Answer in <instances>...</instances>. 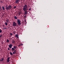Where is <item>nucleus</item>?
I'll return each instance as SVG.
<instances>
[{
  "label": "nucleus",
  "instance_id": "4be33fe9",
  "mask_svg": "<svg viewBox=\"0 0 64 64\" xmlns=\"http://www.w3.org/2000/svg\"><path fill=\"white\" fill-rule=\"evenodd\" d=\"M7 60H10V58L8 57L7 58Z\"/></svg>",
  "mask_w": 64,
  "mask_h": 64
},
{
  "label": "nucleus",
  "instance_id": "423d86ee",
  "mask_svg": "<svg viewBox=\"0 0 64 64\" xmlns=\"http://www.w3.org/2000/svg\"><path fill=\"white\" fill-rule=\"evenodd\" d=\"M12 46H13V45H12V44H10V45H9V48H11Z\"/></svg>",
  "mask_w": 64,
  "mask_h": 64
},
{
  "label": "nucleus",
  "instance_id": "c85d7f7f",
  "mask_svg": "<svg viewBox=\"0 0 64 64\" xmlns=\"http://www.w3.org/2000/svg\"><path fill=\"white\" fill-rule=\"evenodd\" d=\"M4 28V29H7V28Z\"/></svg>",
  "mask_w": 64,
  "mask_h": 64
},
{
  "label": "nucleus",
  "instance_id": "a211bd4d",
  "mask_svg": "<svg viewBox=\"0 0 64 64\" xmlns=\"http://www.w3.org/2000/svg\"><path fill=\"white\" fill-rule=\"evenodd\" d=\"M14 52L15 53H16V50H14Z\"/></svg>",
  "mask_w": 64,
  "mask_h": 64
},
{
  "label": "nucleus",
  "instance_id": "dca6fc26",
  "mask_svg": "<svg viewBox=\"0 0 64 64\" xmlns=\"http://www.w3.org/2000/svg\"><path fill=\"white\" fill-rule=\"evenodd\" d=\"M10 54L11 55H13L11 52H10Z\"/></svg>",
  "mask_w": 64,
  "mask_h": 64
},
{
  "label": "nucleus",
  "instance_id": "39448f33",
  "mask_svg": "<svg viewBox=\"0 0 64 64\" xmlns=\"http://www.w3.org/2000/svg\"><path fill=\"white\" fill-rule=\"evenodd\" d=\"M16 4H18L20 2V0H16Z\"/></svg>",
  "mask_w": 64,
  "mask_h": 64
},
{
  "label": "nucleus",
  "instance_id": "412c9836",
  "mask_svg": "<svg viewBox=\"0 0 64 64\" xmlns=\"http://www.w3.org/2000/svg\"><path fill=\"white\" fill-rule=\"evenodd\" d=\"M7 42H9V41L8 39L7 40V41H6Z\"/></svg>",
  "mask_w": 64,
  "mask_h": 64
},
{
  "label": "nucleus",
  "instance_id": "0eeeda50",
  "mask_svg": "<svg viewBox=\"0 0 64 64\" xmlns=\"http://www.w3.org/2000/svg\"><path fill=\"white\" fill-rule=\"evenodd\" d=\"M27 13H28V12H27V10H26L24 12V14L25 15H27Z\"/></svg>",
  "mask_w": 64,
  "mask_h": 64
},
{
  "label": "nucleus",
  "instance_id": "b1692460",
  "mask_svg": "<svg viewBox=\"0 0 64 64\" xmlns=\"http://www.w3.org/2000/svg\"><path fill=\"white\" fill-rule=\"evenodd\" d=\"M9 61H10L9 60H7V62H9Z\"/></svg>",
  "mask_w": 64,
  "mask_h": 64
},
{
  "label": "nucleus",
  "instance_id": "f8f14e48",
  "mask_svg": "<svg viewBox=\"0 0 64 64\" xmlns=\"http://www.w3.org/2000/svg\"><path fill=\"white\" fill-rule=\"evenodd\" d=\"M14 49H16L17 48V47L16 46H14Z\"/></svg>",
  "mask_w": 64,
  "mask_h": 64
},
{
  "label": "nucleus",
  "instance_id": "9b49d317",
  "mask_svg": "<svg viewBox=\"0 0 64 64\" xmlns=\"http://www.w3.org/2000/svg\"><path fill=\"white\" fill-rule=\"evenodd\" d=\"M14 18L16 20V19H17V17H16V16H15L14 17Z\"/></svg>",
  "mask_w": 64,
  "mask_h": 64
},
{
  "label": "nucleus",
  "instance_id": "393cba45",
  "mask_svg": "<svg viewBox=\"0 0 64 64\" xmlns=\"http://www.w3.org/2000/svg\"><path fill=\"white\" fill-rule=\"evenodd\" d=\"M29 11H30V10H31V8H30L29 9Z\"/></svg>",
  "mask_w": 64,
  "mask_h": 64
},
{
  "label": "nucleus",
  "instance_id": "20e7f679",
  "mask_svg": "<svg viewBox=\"0 0 64 64\" xmlns=\"http://www.w3.org/2000/svg\"><path fill=\"white\" fill-rule=\"evenodd\" d=\"M13 26H14V27H15L17 25L16 24V23L15 22H13V23L12 24Z\"/></svg>",
  "mask_w": 64,
  "mask_h": 64
},
{
  "label": "nucleus",
  "instance_id": "58836bf2",
  "mask_svg": "<svg viewBox=\"0 0 64 64\" xmlns=\"http://www.w3.org/2000/svg\"><path fill=\"white\" fill-rule=\"evenodd\" d=\"M14 34H15V33L14 32Z\"/></svg>",
  "mask_w": 64,
  "mask_h": 64
},
{
  "label": "nucleus",
  "instance_id": "c756f323",
  "mask_svg": "<svg viewBox=\"0 0 64 64\" xmlns=\"http://www.w3.org/2000/svg\"><path fill=\"white\" fill-rule=\"evenodd\" d=\"M20 46H21V44H20V45H18V47H20Z\"/></svg>",
  "mask_w": 64,
  "mask_h": 64
},
{
  "label": "nucleus",
  "instance_id": "a878e982",
  "mask_svg": "<svg viewBox=\"0 0 64 64\" xmlns=\"http://www.w3.org/2000/svg\"><path fill=\"white\" fill-rule=\"evenodd\" d=\"M10 35L11 36H12V33H10Z\"/></svg>",
  "mask_w": 64,
  "mask_h": 64
},
{
  "label": "nucleus",
  "instance_id": "aec40b11",
  "mask_svg": "<svg viewBox=\"0 0 64 64\" xmlns=\"http://www.w3.org/2000/svg\"><path fill=\"white\" fill-rule=\"evenodd\" d=\"M33 21H35V20H36V18H33Z\"/></svg>",
  "mask_w": 64,
  "mask_h": 64
},
{
  "label": "nucleus",
  "instance_id": "cd10ccee",
  "mask_svg": "<svg viewBox=\"0 0 64 64\" xmlns=\"http://www.w3.org/2000/svg\"><path fill=\"white\" fill-rule=\"evenodd\" d=\"M8 50H10V48H8Z\"/></svg>",
  "mask_w": 64,
  "mask_h": 64
},
{
  "label": "nucleus",
  "instance_id": "473e14b6",
  "mask_svg": "<svg viewBox=\"0 0 64 64\" xmlns=\"http://www.w3.org/2000/svg\"><path fill=\"white\" fill-rule=\"evenodd\" d=\"M2 9V8H1V7H0V10H1Z\"/></svg>",
  "mask_w": 64,
  "mask_h": 64
},
{
  "label": "nucleus",
  "instance_id": "e433bc0d",
  "mask_svg": "<svg viewBox=\"0 0 64 64\" xmlns=\"http://www.w3.org/2000/svg\"><path fill=\"white\" fill-rule=\"evenodd\" d=\"M1 2V3H3V2H2V1L1 2Z\"/></svg>",
  "mask_w": 64,
  "mask_h": 64
},
{
  "label": "nucleus",
  "instance_id": "f3484780",
  "mask_svg": "<svg viewBox=\"0 0 64 64\" xmlns=\"http://www.w3.org/2000/svg\"><path fill=\"white\" fill-rule=\"evenodd\" d=\"M2 30H1L0 29V33H2Z\"/></svg>",
  "mask_w": 64,
  "mask_h": 64
},
{
  "label": "nucleus",
  "instance_id": "6ab92c4d",
  "mask_svg": "<svg viewBox=\"0 0 64 64\" xmlns=\"http://www.w3.org/2000/svg\"><path fill=\"white\" fill-rule=\"evenodd\" d=\"M5 24L6 25V26L8 25V24H7V23L6 22H5Z\"/></svg>",
  "mask_w": 64,
  "mask_h": 64
},
{
  "label": "nucleus",
  "instance_id": "c9c22d12",
  "mask_svg": "<svg viewBox=\"0 0 64 64\" xmlns=\"http://www.w3.org/2000/svg\"><path fill=\"white\" fill-rule=\"evenodd\" d=\"M24 22H26V20H24Z\"/></svg>",
  "mask_w": 64,
  "mask_h": 64
},
{
  "label": "nucleus",
  "instance_id": "f03ea898",
  "mask_svg": "<svg viewBox=\"0 0 64 64\" xmlns=\"http://www.w3.org/2000/svg\"><path fill=\"white\" fill-rule=\"evenodd\" d=\"M6 10H10L12 8V6L10 5H9L8 6H6Z\"/></svg>",
  "mask_w": 64,
  "mask_h": 64
},
{
  "label": "nucleus",
  "instance_id": "4c0bfd02",
  "mask_svg": "<svg viewBox=\"0 0 64 64\" xmlns=\"http://www.w3.org/2000/svg\"><path fill=\"white\" fill-rule=\"evenodd\" d=\"M27 24V22H26V23H25V24Z\"/></svg>",
  "mask_w": 64,
  "mask_h": 64
},
{
  "label": "nucleus",
  "instance_id": "6e6552de",
  "mask_svg": "<svg viewBox=\"0 0 64 64\" xmlns=\"http://www.w3.org/2000/svg\"><path fill=\"white\" fill-rule=\"evenodd\" d=\"M12 51H13L15 50V49L13 48H12Z\"/></svg>",
  "mask_w": 64,
  "mask_h": 64
},
{
  "label": "nucleus",
  "instance_id": "2eb2a0df",
  "mask_svg": "<svg viewBox=\"0 0 64 64\" xmlns=\"http://www.w3.org/2000/svg\"><path fill=\"white\" fill-rule=\"evenodd\" d=\"M15 41L14 40L12 42V43H13L14 44V43H15Z\"/></svg>",
  "mask_w": 64,
  "mask_h": 64
},
{
  "label": "nucleus",
  "instance_id": "f257e3e1",
  "mask_svg": "<svg viewBox=\"0 0 64 64\" xmlns=\"http://www.w3.org/2000/svg\"><path fill=\"white\" fill-rule=\"evenodd\" d=\"M23 10L24 11H26V10H28V9H27V6L25 4Z\"/></svg>",
  "mask_w": 64,
  "mask_h": 64
},
{
  "label": "nucleus",
  "instance_id": "9d476101",
  "mask_svg": "<svg viewBox=\"0 0 64 64\" xmlns=\"http://www.w3.org/2000/svg\"><path fill=\"white\" fill-rule=\"evenodd\" d=\"M18 36H19V35L18 34L15 35V36L16 37H18Z\"/></svg>",
  "mask_w": 64,
  "mask_h": 64
},
{
  "label": "nucleus",
  "instance_id": "1a4fd4ad",
  "mask_svg": "<svg viewBox=\"0 0 64 64\" xmlns=\"http://www.w3.org/2000/svg\"><path fill=\"white\" fill-rule=\"evenodd\" d=\"M2 8L3 10H5V8H4V6L2 7Z\"/></svg>",
  "mask_w": 64,
  "mask_h": 64
},
{
  "label": "nucleus",
  "instance_id": "5701e85b",
  "mask_svg": "<svg viewBox=\"0 0 64 64\" xmlns=\"http://www.w3.org/2000/svg\"><path fill=\"white\" fill-rule=\"evenodd\" d=\"M2 36V34H0V38H1Z\"/></svg>",
  "mask_w": 64,
  "mask_h": 64
},
{
  "label": "nucleus",
  "instance_id": "7c9ffc66",
  "mask_svg": "<svg viewBox=\"0 0 64 64\" xmlns=\"http://www.w3.org/2000/svg\"><path fill=\"white\" fill-rule=\"evenodd\" d=\"M20 45H21V46H22V45H23V44H20Z\"/></svg>",
  "mask_w": 64,
  "mask_h": 64
},
{
  "label": "nucleus",
  "instance_id": "2f4dec72",
  "mask_svg": "<svg viewBox=\"0 0 64 64\" xmlns=\"http://www.w3.org/2000/svg\"><path fill=\"white\" fill-rule=\"evenodd\" d=\"M17 38H19V36H17Z\"/></svg>",
  "mask_w": 64,
  "mask_h": 64
},
{
  "label": "nucleus",
  "instance_id": "ea45409f",
  "mask_svg": "<svg viewBox=\"0 0 64 64\" xmlns=\"http://www.w3.org/2000/svg\"><path fill=\"white\" fill-rule=\"evenodd\" d=\"M8 28H9V27H8Z\"/></svg>",
  "mask_w": 64,
  "mask_h": 64
},
{
  "label": "nucleus",
  "instance_id": "72a5a7b5",
  "mask_svg": "<svg viewBox=\"0 0 64 64\" xmlns=\"http://www.w3.org/2000/svg\"><path fill=\"white\" fill-rule=\"evenodd\" d=\"M24 18L26 17V16H24Z\"/></svg>",
  "mask_w": 64,
  "mask_h": 64
},
{
  "label": "nucleus",
  "instance_id": "f704fd0d",
  "mask_svg": "<svg viewBox=\"0 0 64 64\" xmlns=\"http://www.w3.org/2000/svg\"><path fill=\"white\" fill-rule=\"evenodd\" d=\"M15 52H13V54H15Z\"/></svg>",
  "mask_w": 64,
  "mask_h": 64
},
{
  "label": "nucleus",
  "instance_id": "7ed1b4c3",
  "mask_svg": "<svg viewBox=\"0 0 64 64\" xmlns=\"http://www.w3.org/2000/svg\"><path fill=\"white\" fill-rule=\"evenodd\" d=\"M18 24V25H21V20L18 19H17Z\"/></svg>",
  "mask_w": 64,
  "mask_h": 64
},
{
  "label": "nucleus",
  "instance_id": "bb28decb",
  "mask_svg": "<svg viewBox=\"0 0 64 64\" xmlns=\"http://www.w3.org/2000/svg\"><path fill=\"white\" fill-rule=\"evenodd\" d=\"M14 8L15 9V8H16V6H14Z\"/></svg>",
  "mask_w": 64,
  "mask_h": 64
},
{
  "label": "nucleus",
  "instance_id": "4468645a",
  "mask_svg": "<svg viewBox=\"0 0 64 64\" xmlns=\"http://www.w3.org/2000/svg\"><path fill=\"white\" fill-rule=\"evenodd\" d=\"M6 21L7 22H9V19L6 20Z\"/></svg>",
  "mask_w": 64,
  "mask_h": 64
},
{
  "label": "nucleus",
  "instance_id": "ddd939ff",
  "mask_svg": "<svg viewBox=\"0 0 64 64\" xmlns=\"http://www.w3.org/2000/svg\"><path fill=\"white\" fill-rule=\"evenodd\" d=\"M3 60H4V59L3 58H2L1 60H0V61H3Z\"/></svg>",
  "mask_w": 64,
  "mask_h": 64
}]
</instances>
